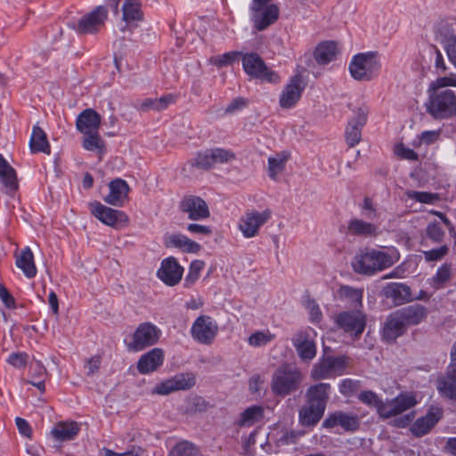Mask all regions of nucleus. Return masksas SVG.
<instances>
[{
	"instance_id": "1",
	"label": "nucleus",
	"mask_w": 456,
	"mask_h": 456,
	"mask_svg": "<svg viewBox=\"0 0 456 456\" xmlns=\"http://www.w3.org/2000/svg\"><path fill=\"white\" fill-rule=\"evenodd\" d=\"M331 386L318 383L310 386L306 391V403L298 411V422L302 427L314 428L323 417L330 400Z\"/></svg>"
},
{
	"instance_id": "2",
	"label": "nucleus",
	"mask_w": 456,
	"mask_h": 456,
	"mask_svg": "<svg viewBox=\"0 0 456 456\" xmlns=\"http://www.w3.org/2000/svg\"><path fill=\"white\" fill-rule=\"evenodd\" d=\"M358 399L368 406L375 407L383 419L396 417L417 404L416 397L411 393H401L391 400L382 401L376 393L368 390L361 392Z\"/></svg>"
},
{
	"instance_id": "3",
	"label": "nucleus",
	"mask_w": 456,
	"mask_h": 456,
	"mask_svg": "<svg viewBox=\"0 0 456 456\" xmlns=\"http://www.w3.org/2000/svg\"><path fill=\"white\" fill-rule=\"evenodd\" d=\"M398 260L399 254L396 250L386 252L372 248L356 256L353 268L358 273L373 275L391 267Z\"/></svg>"
},
{
	"instance_id": "4",
	"label": "nucleus",
	"mask_w": 456,
	"mask_h": 456,
	"mask_svg": "<svg viewBox=\"0 0 456 456\" xmlns=\"http://www.w3.org/2000/svg\"><path fill=\"white\" fill-rule=\"evenodd\" d=\"M443 417V411L438 407H431L425 416L418 418L414 422L415 411L400 414L391 421V425L397 428H405L411 425L410 431L415 437H421L428 434Z\"/></svg>"
},
{
	"instance_id": "5",
	"label": "nucleus",
	"mask_w": 456,
	"mask_h": 456,
	"mask_svg": "<svg viewBox=\"0 0 456 456\" xmlns=\"http://www.w3.org/2000/svg\"><path fill=\"white\" fill-rule=\"evenodd\" d=\"M351 77L360 82L376 78L381 69V62L377 52H365L354 54L348 65Z\"/></svg>"
},
{
	"instance_id": "6",
	"label": "nucleus",
	"mask_w": 456,
	"mask_h": 456,
	"mask_svg": "<svg viewBox=\"0 0 456 456\" xmlns=\"http://www.w3.org/2000/svg\"><path fill=\"white\" fill-rule=\"evenodd\" d=\"M302 380L303 375L298 368L284 364L273 371L271 390L274 395L285 397L296 392Z\"/></svg>"
},
{
	"instance_id": "7",
	"label": "nucleus",
	"mask_w": 456,
	"mask_h": 456,
	"mask_svg": "<svg viewBox=\"0 0 456 456\" xmlns=\"http://www.w3.org/2000/svg\"><path fill=\"white\" fill-rule=\"evenodd\" d=\"M425 106L435 119L452 118L456 116V94L451 89L429 93Z\"/></svg>"
},
{
	"instance_id": "8",
	"label": "nucleus",
	"mask_w": 456,
	"mask_h": 456,
	"mask_svg": "<svg viewBox=\"0 0 456 456\" xmlns=\"http://www.w3.org/2000/svg\"><path fill=\"white\" fill-rule=\"evenodd\" d=\"M348 365L349 358L347 356H322L314 364L310 376L313 380L342 376L346 372Z\"/></svg>"
},
{
	"instance_id": "9",
	"label": "nucleus",
	"mask_w": 456,
	"mask_h": 456,
	"mask_svg": "<svg viewBox=\"0 0 456 456\" xmlns=\"http://www.w3.org/2000/svg\"><path fill=\"white\" fill-rule=\"evenodd\" d=\"M161 330L155 324L145 322L140 323L131 336V340L126 343L130 352H140L158 343Z\"/></svg>"
},
{
	"instance_id": "10",
	"label": "nucleus",
	"mask_w": 456,
	"mask_h": 456,
	"mask_svg": "<svg viewBox=\"0 0 456 456\" xmlns=\"http://www.w3.org/2000/svg\"><path fill=\"white\" fill-rule=\"evenodd\" d=\"M242 67L245 73L250 77L270 83H278L280 81L278 74L269 69L256 53L242 54Z\"/></svg>"
},
{
	"instance_id": "11",
	"label": "nucleus",
	"mask_w": 456,
	"mask_h": 456,
	"mask_svg": "<svg viewBox=\"0 0 456 456\" xmlns=\"http://www.w3.org/2000/svg\"><path fill=\"white\" fill-rule=\"evenodd\" d=\"M271 216L270 209H265L262 212L247 211L240 219L239 230L245 238H253L258 234L261 226L271 218Z\"/></svg>"
},
{
	"instance_id": "12",
	"label": "nucleus",
	"mask_w": 456,
	"mask_h": 456,
	"mask_svg": "<svg viewBox=\"0 0 456 456\" xmlns=\"http://www.w3.org/2000/svg\"><path fill=\"white\" fill-rule=\"evenodd\" d=\"M108 18V10L105 6L99 5L91 12L79 19L73 28L81 35L94 34L98 32L105 23Z\"/></svg>"
},
{
	"instance_id": "13",
	"label": "nucleus",
	"mask_w": 456,
	"mask_h": 456,
	"mask_svg": "<svg viewBox=\"0 0 456 456\" xmlns=\"http://www.w3.org/2000/svg\"><path fill=\"white\" fill-rule=\"evenodd\" d=\"M196 384V376L191 372H181L167 379L154 387V393L167 395L175 391L189 390Z\"/></svg>"
},
{
	"instance_id": "14",
	"label": "nucleus",
	"mask_w": 456,
	"mask_h": 456,
	"mask_svg": "<svg viewBox=\"0 0 456 456\" xmlns=\"http://www.w3.org/2000/svg\"><path fill=\"white\" fill-rule=\"evenodd\" d=\"M218 332V325L208 315H200L192 323L191 335L200 344L209 345L213 342Z\"/></svg>"
},
{
	"instance_id": "15",
	"label": "nucleus",
	"mask_w": 456,
	"mask_h": 456,
	"mask_svg": "<svg viewBox=\"0 0 456 456\" xmlns=\"http://www.w3.org/2000/svg\"><path fill=\"white\" fill-rule=\"evenodd\" d=\"M178 208L190 220L200 221L210 216V211L207 202L199 196H183L179 202Z\"/></svg>"
},
{
	"instance_id": "16",
	"label": "nucleus",
	"mask_w": 456,
	"mask_h": 456,
	"mask_svg": "<svg viewBox=\"0 0 456 456\" xmlns=\"http://www.w3.org/2000/svg\"><path fill=\"white\" fill-rule=\"evenodd\" d=\"M322 427L326 429L341 428L345 432H355L360 428V419L354 412L335 411L328 414L322 421Z\"/></svg>"
},
{
	"instance_id": "17",
	"label": "nucleus",
	"mask_w": 456,
	"mask_h": 456,
	"mask_svg": "<svg viewBox=\"0 0 456 456\" xmlns=\"http://www.w3.org/2000/svg\"><path fill=\"white\" fill-rule=\"evenodd\" d=\"M89 207L92 214L108 226L116 228L119 225H125L128 222V217L125 212L106 207L99 201L89 203Z\"/></svg>"
},
{
	"instance_id": "18",
	"label": "nucleus",
	"mask_w": 456,
	"mask_h": 456,
	"mask_svg": "<svg viewBox=\"0 0 456 456\" xmlns=\"http://www.w3.org/2000/svg\"><path fill=\"white\" fill-rule=\"evenodd\" d=\"M336 323L345 332L352 333L357 337L364 331L366 315L358 309L355 311H344L337 315Z\"/></svg>"
},
{
	"instance_id": "19",
	"label": "nucleus",
	"mask_w": 456,
	"mask_h": 456,
	"mask_svg": "<svg viewBox=\"0 0 456 456\" xmlns=\"http://www.w3.org/2000/svg\"><path fill=\"white\" fill-rule=\"evenodd\" d=\"M183 274V267L174 256L163 259L157 271V277L169 287L177 285L181 281Z\"/></svg>"
},
{
	"instance_id": "20",
	"label": "nucleus",
	"mask_w": 456,
	"mask_h": 456,
	"mask_svg": "<svg viewBox=\"0 0 456 456\" xmlns=\"http://www.w3.org/2000/svg\"><path fill=\"white\" fill-rule=\"evenodd\" d=\"M304 89L305 86L301 76L295 75L290 77L280 95V106L282 109L293 108L300 100Z\"/></svg>"
},
{
	"instance_id": "21",
	"label": "nucleus",
	"mask_w": 456,
	"mask_h": 456,
	"mask_svg": "<svg viewBox=\"0 0 456 456\" xmlns=\"http://www.w3.org/2000/svg\"><path fill=\"white\" fill-rule=\"evenodd\" d=\"M279 13L278 6L271 4L257 10H250V18L255 28L263 31L278 20Z\"/></svg>"
},
{
	"instance_id": "22",
	"label": "nucleus",
	"mask_w": 456,
	"mask_h": 456,
	"mask_svg": "<svg viewBox=\"0 0 456 456\" xmlns=\"http://www.w3.org/2000/svg\"><path fill=\"white\" fill-rule=\"evenodd\" d=\"M0 183L3 192L13 196L19 188L15 169L0 154Z\"/></svg>"
},
{
	"instance_id": "23",
	"label": "nucleus",
	"mask_w": 456,
	"mask_h": 456,
	"mask_svg": "<svg viewBox=\"0 0 456 456\" xmlns=\"http://www.w3.org/2000/svg\"><path fill=\"white\" fill-rule=\"evenodd\" d=\"M395 312L407 328L419 325L426 320L428 314V308L420 304L411 305Z\"/></svg>"
},
{
	"instance_id": "24",
	"label": "nucleus",
	"mask_w": 456,
	"mask_h": 456,
	"mask_svg": "<svg viewBox=\"0 0 456 456\" xmlns=\"http://www.w3.org/2000/svg\"><path fill=\"white\" fill-rule=\"evenodd\" d=\"M164 358V351L161 348L155 347L140 357L137 362V370L141 374L153 372L163 364Z\"/></svg>"
},
{
	"instance_id": "25",
	"label": "nucleus",
	"mask_w": 456,
	"mask_h": 456,
	"mask_svg": "<svg viewBox=\"0 0 456 456\" xmlns=\"http://www.w3.org/2000/svg\"><path fill=\"white\" fill-rule=\"evenodd\" d=\"M164 244L167 248H178L184 253L196 254L201 249V246L198 242L180 232L166 235Z\"/></svg>"
},
{
	"instance_id": "26",
	"label": "nucleus",
	"mask_w": 456,
	"mask_h": 456,
	"mask_svg": "<svg viewBox=\"0 0 456 456\" xmlns=\"http://www.w3.org/2000/svg\"><path fill=\"white\" fill-rule=\"evenodd\" d=\"M101 116L93 109L83 110L76 120V127L81 134H91L99 132L101 126Z\"/></svg>"
},
{
	"instance_id": "27",
	"label": "nucleus",
	"mask_w": 456,
	"mask_h": 456,
	"mask_svg": "<svg viewBox=\"0 0 456 456\" xmlns=\"http://www.w3.org/2000/svg\"><path fill=\"white\" fill-rule=\"evenodd\" d=\"M110 192L103 198V200L112 206L122 207L127 199L129 186L127 183L117 178L109 183Z\"/></svg>"
},
{
	"instance_id": "28",
	"label": "nucleus",
	"mask_w": 456,
	"mask_h": 456,
	"mask_svg": "<svg viewBox=\"0 0 456 456\" xmlns=\"http://www.w3.org/2000/svg\"><path fill=\"white\" fill-rule=\"evenodd\" d=\"M407 327L400 319L397 313H391L383 326L382 337L387 342H394L397 338L403 335Z\"/></svg>"
},
{
	"instance_id": "29",
	"label": "nucleus",
	"mask_w": 456,
	"mask_h": 456,
	"mask_svg": "<svg viewBox=\"0 0 456 456\" xmlns=\"http://www.w3.org/2000/svg\"><path fill=\"white\" fill-rule=\"evenodd\" d=\"M293 345L303 361H311L316 355V346L309 334L304 331L298 332L293 338Z\"/></svg>"
},
{
	"instance_id": "30",
	"label": "nucleus",
	"mask_w": 456,
	"mask_h": 456,
	"mask_svg": "<svg viewBox=\"0 0 456 456\" xmlns=\"http://www.w3.org/2000/svg\"><path fill=\"white\" fill-rule=\"evenodd\" d=\"M338 297L348 306L358 309L362 306L363 289L341 285L338 289Z\"/></svg>"
},
{
	"instance_id": "31",
	"label": "nucleus",
	"mask_w": 456,
	"mask_h": 456,
	"mask_svg": "<svg viewBox=\"0 0 456 456\" xmlns=\"http://www.w3.org/2000/svg\"><path fill=\"white\" fill-rule=\"evenodd\" d=\"M339 53L338 45L335 41H324L320 43L314 51L315 61L322 65L328 64L336 60Z\"/></svg>"
},
{
	"instance_id": "32",
	"label": "nucleus",
	"mask_w": 456,
	"mask_h": 456,
	"mask_svg": "<svg viewBox=\"0 0 456 456\" xmlns=\"http://www.w3.org/2000/svg\"><path fill=\"white\" fill-rule=\"evenodd\" d=\"M80 428L75 421H62L57 423L51 430L53 437L59 442L75 439Z\"/></svg>"
},
{
	"instance_id": "33",
	"label": "nucleus",
	"mask_w": 456,
	"mask_h": 456,
	"mask_svg": "<svg viewBox=\"0 0 456 456\" xmlns=\"http://www.w3.org/2000/svg\"><path fill=\"white\" fill-rule=\"evenodd\" d=\"M439 392L451 399H456V367L449 364L444 376L437 380Z\"/></svg>"
},
{
	"instance_id": "34",
	"label": "nucleus",
	"mask_w": 456,
	"mask_h": 456,
	"mask_svg": "<svg viewBox=\"0 0 456 456\" xmlns=\"http://www.w3.org/2000/svg\"><path fill=\"white\" fill-rule=\"evenodd\" d=\"M385 295L393 299L395 305H403L413 300L409 286L403 283H391L385 288Z\"/></svg>"
},
{
	"instance_id": "35",
	"label": "nucleus",
	"mask_w": 456,
	"mask_h": 456,
	"mask_svg": "<svg viewBox=\"0 0 456 456\" xmlns=\"http://www.w3.org/2000/svg\"><path fill=\"white\" fill-rule=\"evenodd\" d=\"M15 263L27 278L32 279L37 275V270L34 262V255L28 247L23 248L16 256Z\"/></svg>"
},
{
	"instance_id": "36",
	"label": "nucleus",
	"mask_w": 456,
	"mask_h": 456,
	"mask_svg": "<svg viewBox=\"0 0 456 456\" xmlns=\"http://www.w3.org/2000/svg\"><path fill=\"white\" fill-rule=\"evenodd\" d=\"M29 147L32 153L43 152L48 155L51 153V147L46 134L38 126H33Z\"/></svg>"
},
{
	"instance_id": "37",
	"label": "nucleus",
	"mask_w": 456,
	"mask_h": 456,
	"mask_svg": "<svg viewBox=\"0 0 456 456\" xmlns=\"http://www.w3.org/2000/svg\"><path fill=\"white\" fill-rule=\"evenodd\" d=\"M348 232L354 236H377L378 226L372 223L363 221L359 218H353L348 222Z\"/></svg>"
},
{
	"instance_id": "38",
	"label": "nucleus",
	"mask_w": 456,
	"mask_h": 456,
	"mask_svg": "<svg viewBox=\"0 0 456 456\" xmlns=\"http://www.w3.org/2000/svg\"><path fill=\"white\" fill-rule=\"evenodd\" d=\"M122 11L123 20L126 23L140 21L143 19L142 4L139 0H126Z\"/></svg>"
},
{
	"instance_id": "39",
	"label": "nucleus",
	"mask_w": 456,
	"mask_h": 456,
	"mask_svg": "<svg viewBox=\"0 0 456 456\" xmlns=\"http://www.w3.org/2000/svg\"><path fill=\"white\" fill-rule=\"evenodd\" d=\"M264 417V408L259 405H253L247 408L240 413L239 425L241 427H250Z\"/></svg>"
},
{
	"instance_id": "40",
	"label": "nucleus",
	"mask_w": 456,
	"mask_h": 456,
	"mask_svg": "<svg viewBox=\"0 0 456 456\" xmlns=\"http://www.w3.org/2000/svg\"><path fill=\"white\" fill-rule=\"evenodd\" d=\"M288 159L285 152L268 158V175L272 180H277L278 175L284 170Z\"/></svg>"
},
{
	"instance_id": "41",
	"label": "nucleus",
	"mask_w": 456,
	"mask_h": 456,
	"mask_svg": "<svg viewBox=\"0 0 456 456\" xmlns=\"http://www.w3.org/2000/svg\"><path fill=\"white\" fill-rule=\"evenodd\" d=\"M82 146L85 150L95 151L99 155L105 152V142L101 138L99 132L84 134Z\"/></svg>"
},
{
	"instance_id": "42",
	"label": "nucleus",
	"mask_w": 456,
	"mask_h": 456,
	"mask_svg": "<svg viewBox=\"0 0 456 456\" xmlns=\"http://www.w3.org/2000/svg\"><path fill=\"white\" fill-rule=\"evenodd\" d=\"M205 266L202 260H193L189 266L188 273L184 279V287H191L200 278V273Z\"/></svg>"
},
{
	"instance_id": "43",
	"label": "nucleus",
	"mask_w": 456,
	"mask_h": 456,
	"mask_svg": "<svg viewBox=\"0 0 456 456\" xmlns=\"http://www.w3.org/2000/svg\"><path fill=\"white\" fill-rule=\"evenodd\" d=\"M275 336L269 330L256 331L252 333L248 338V343L254 347H259L267 345L274 339Z\"/></svg>"
},
{
	"instance_id": "44",
	"label": "nucleus",
	"mask_w": 456,
	"mask_h": 456,
	"mask_svg": "<svg viewBox=\"0 0 456 456\" xmlns=\"http://www.w3.org/2000/svg\"><path fill=\"white\" fill-rule=\"evenodd\" d=\"M406 195L409 199L424 204H435L440 200L437 193L428 191H406Z\"/></svg>"
},
{
	"instance_id": "45",
	"label": "nucleus",
	"mask_w": 456,
	"mask_h": 456,
	"mask_svg": "<svg viewBox=\"0 0 456 456\" xmlns=\"http://www.w3.org/2000/svg\"><path fill=\"white\" fill-rule=\"evenodd\" d=\"M362 126L348 122L345 131L346 142L349 147H354L359 143L362 137Z\"/></svg>"
},
{
	"instance_id": "46",
	"label": "nucleus",
	"mask_w": 456,
	"mask_h": 456,
	"mask_svg": "<svg viewBox=\"0 0 456 456\" xmlns=\"http://www.w3.org/2000/svg\"><path fill=\"white\" fill-rule=\"evenodd\" d=\"M193 166L201 169H209L214 166L211 149L199 152L193 159Z\"/></svg>"
},
{
	"instance_id": "47",
	"label": "nucleus",
	"mask_w": 456,
	"mask_h": 456,
	"mask_svg": "<svg viewBox=\"0 0 456 456\" xmlns=\"http://www.w3.org/2000/svg\"><path fill=\"white\" fill-rule=\"evenodd\" d=\"M452 276V268L448 264H444L441 265L436 274L433 276L432 280L434 284L439 288L442 287L445 282H447Z\"/></svg>"
},
{
	"instance_id": "48",
	"label": "nucleus",
	"mask_w": 456,
	"mask_h": 456,
	"mask_svg": "<svg viewBox=\"0 0 456 456\" xmlns=\"http://www.w3.org/2000/svg\"><path fill=\"white\" fill-rule=\"evenodd\" d=\"M242 55L240 52L232 51L217 55L212 60V63L217 67H224L232 64L238 61L239 56Z\"/></svg>"
},
{
	"instance_id": "49",
	"label": "nucleus",
	"mask_w": 456,
	"mask_h": 456,
	"mask_svg": "<svg viewBox=\"0 0 456 456\" xmlns=\"http://www.w3.org/2000/svg\"><path fill=\"white\" fill-rule=\"evenodd\" d=\"M211 151H212L214 165L216 163H227V162H230V161L235 159V158H236L235 154L232 151L226 150V149L215 148V149H211Z\"/></svg>"
},
{
	"instance_id": "50",
	"label": "nucleus",
	"mask_w": 456,
	"mask_h": 456,
	"mask_svg": "<svg viewBox=\"0 0 456 456\" xmlns=\"http://www.w3.org/2000/svg\"><path fill=\"white\" fill-rule=\"evenodd\" d=\"M359 388V381L345 379L338 385L339 393L345 396L353 395Z\"/></svg>"
},
{
	"instance_id": "51",
	"label": "nucleus",
	"mask_w": 456,
	"mask_h": 456,
	"mask_svg": "<svg viewBox=\"0 0 456 456\" xmlns=\"http://www.w3.org/2000/svg\"><path fill=\"white\" fill-rule=\"evenodd\" d=\"M427 236L434 242H441L444 237V232L436 222L430 223L426 228Z\"/></svg>"
},
{
	"instance_id": "52",
	"label": "nucleus",
	"mask_w": 456,
	"mask_h": 456,
	"mask_svg": "<svg viewBox=\"0 0 456 456\" xmlns=\"http://www.w3.org/2000/svg\"><path fill=\"white\" fill-rule=\"evenodd\" d=\"M449 251L446 245H443L437 248L423 251L425 260L428 262L441 260Z\"/></svg>"
},
{
	"instance_id": "53",
	"label": "nucleus",
	"mask_w": 456,
	"mask_h": 456,
	"mask_svg": "<svg viewBox=\"0 0 456 456\" xmlns=\"http://www.w3.org/2000/svg\"><path fill=\"white\" fill-rule=\"evenodd\" d=\"M361 209L362 216L367 219L373 220L378 217V212L374 206L373 200L369 197H365L363 199L361 205Z\"/></svg>"
},
{
	"instance_id": "54",
	"label": "nucleus",
	"mask_w": 456,
	"mask_h": 456,
	"mask_svg": "<svg viewBox=\"0 0 456 456\" xmlns=\"http://www.w3.org/2000/svg\"><path fill=\"white\" fill-rule=\"evenodd\" d=\"M101 453L102 456H141L143 453V449L140 446H132L127 451L118 453L104 448Z\"/></svg>"
},
{
	"instance_id": "55",
	"label": "nucleus",
	"mask_w": 456,
	"mask_h": 456,
	"mask_svg": "<svg viewBox=\"0 0 456 456\" xmlns=\"http://www.w3.org/2000/svg\"><path fill=\"white\" fill-rule=\"evenodd\" d=\"M28 360V354L27 353H12L9 355L7 362L14 368H24Z\"/></svg>"
},
{
	"instance_id": "56",
	"label": "nucleus",
	"mask_w": 456,
	"mask_h": 456,
	"mask_svg": "<svg viewBox=\"0 0 456 456\" xmlns=\"http://www.w3.org/2000/svg\"><path fill=\"white\" fill-rule=\"evenodd\" d=\"M441 134V130H427L422 132L419 136V145L421 142H424L427 145H430L436 141H438ZM414 146H417L416 143H414Z\"/></svg>"
},
{
	"instance_id": "57",
	"label": "nucleus",
	"mask_w": 456,
	"mask_h": 456,
	"mask_svg": "<svg viewBox=\"0 0 456 456\" xmlns=\"http://www.w3.org/2000/svg\"><path fill=\"white\" fill-rule=\"evenodd\" d=\"M305 307L309 312L311 322H318L322 320V314L315 300L308 299L305 303Z\"/></svg>"
},
{
	"instance_id": "58",
	"label": "nucleus",
	"mask_w": 456,
	"mask_h": 456,
	"mask_svg": "<svg viewBox=\"0 0 456 456\" xmlns=\"http://www.w3.org/2000/svg\"><path fill=\"white\" fill-rule=\"evenodd\" d=\"M447 86H456V77H438L434 82L431 83L430 89H432L434 92H436L438 91V89Z\"/></svg>"
},
{
	"instance_id": "59",
	"label": "nucleus",
	"mask_w": 456,
	"mask_h": 456,
	"mask_svg": "<svg viewBox=\"0 0 456 456\" xmlns=\"http://www.w3.org/2000/svg\"><path fill=\"white\" fill-rule=\"evenodd\" d=\"M303 432L289 430L286 431L279 439V442L283 445L294 444H296L300 436H303Z\"/></svg>"
},
{
	"instance_id": "60",
	"label": "nucleus",
	"mask_w": 456,
	"mask_h": 456,
	"mask_svg": "<svg viewBox=\"0 0 456 456\" xmlns=\"http://www.w3.org/2000/svg\"><path fill=\"white\" fill-rule=\"evenodd\" d=\"M102 364V357L98 354L87 359L85 368L87 370V375H94L100 369Z\"/></svg>"
},
{
	"instance_id": "61",
	"label": "nucleus",
	"mask_w": 456,
	"mask_h": 456,
	"mask_svg": "<svg viewBox=\"0 0 456 456\" xmlns=\"http://www.w3.org/2000/svg\"><path fill=\"white\" fill-rule=\"evenodd\" d=\"M155 101L156 111H161L166 110L169 105L175 103L176 97L174 94H168L159 98H155Z\"/></svg>"
},
{
	"instance_id": "62",
	"label": "nucleus",
	"mask_w": 456,
	"mask_h": 456,
	"mask_svg": "<svg viewBox=\"0 0 456 456\" xmlns=\"http://www.w3.org/2000/svg\"><path fill=\"white\" fill-rule=\"evenodd\" d=\"M395 153L402 159L408 160H418V154L411 149L405 147L403 144L397 145L395 148Z\"/></svg>"
},
{
	"instance_id": "63",
	"label": "nucleus",
	"mask_w": 456,
	"mask_h": 456,
	"mask_svg": "<svg viewBox=\"0 0 456 456\" xmlns=\"http://www.w3.org/2000/svg\"><path fill=\"white\" fill-rule=\"evenodd\" d=\"M186 230L191 234H200L208 236L212 234V229L208 225L200 224H189Z\"/></svg>"
},
{
	"instance_id": "64",
	"label": "nucleus",
	"mask_w": 456,
	"mask_h": 456,
	"mask_svg": "<svg viewBox=\"0 0 456 456\" xmlns=\"http://www.w3.org/2000/svg\"><path fill=\"white\" fill-rule=\"evenodd\" d=\"M247 106V101L242 97L233 99L226 107L225 113L233 114L236 111L241 110Z\"/></svg>"
}]
</instances>
